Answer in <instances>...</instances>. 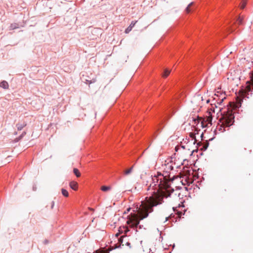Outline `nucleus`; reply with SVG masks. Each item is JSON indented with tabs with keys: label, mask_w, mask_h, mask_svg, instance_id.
Here are the masks:
<instances>
[{
	"label": "nucleus",
	"mask_w": 253,
	"mask_h": 253,
	"mask_svg": "<svg viewBox=\"0 0 253 253\" xmlns=\"http://www.w3.org/2000/svg\"><path fill=\"white\" fill-rule=\"evenodd\" d=\"M26 123L25 122L19 123L16 125L17 129L19 130H22L26 126Z\"/></svg>",
	"instance_id": "nucleus-10"
},
{
	"label": "nucleus",
	"mask_w": 253,
	"mask_h": 253,
	"mask_svg": "<svg viewBox=\"0 0 253 253\" xmlns=\"http://www.w3.org/2000/svg\"><path fill=\"white\" fill-rule=\"evenodd\" d=\"M70 187L73 190L76 191L78 189V184L76 181H72L70 182Z\"/></svg>",
	"instance_id": "nucleus-9"
},
{
	"label": "nucleus",
	"mask_w": 253,
	"mask_h": 253,
	"mask_svg": "<svg viewBox=\"0 0 253 253\" xmlns=\"http://www.w3.org/2000/svg\"><path fill=\"white\" fill-rule=\"evenodd\" d=\"M251 90V86L250 84L247 85L245 88L243 90V92H245V93H248L249 92H250Z\"/></svg>",
	"instance_id": "nucleus-15"
},
{
	"label": "nucleus",
	"mask_w": 253,
	"mask_h": 253,
	"mask_svg": "<svg viewBox=\"0 0 253 253\" xmlns=\"http://www.w3.org/2000/svg\"><path fill=\"white\" fill-rule=\"evenodd\" d=\"M239 71H234L232 72H231L229 77L228 78V79H231L232 80H234L236 79H239L240 78L239 76Z\"/></svg>",
	"instance_id": "nucleus-7"
},
{
	"label": "nucleus",
	"mask_w": 253,
	"mask_h": 253,
	"mask_svg": "<svg viewBox=\"0 0 253 253\" xmlns=\"http://www.w3.org/2000/svg\"><path fill=\"white\" fill-rule=\"evenodd\" d=\"M193 3V2H191L190 3H189V4H188V6H189V7H190L191 5H192Z\"/></svg>",
	"instance_id": "nucleus-29"
},
{
	"label": "nucleus",
	"mask_w": 253,
	"mask_h": 253,
	"mask_svg": "<svg viewBox=\"0 0 253 253\" xmlns=\"http://www.w3.org/2000/svg\"><path fill=\"white\" fill-rule=\"evenodd\" d=\"M251 82V84L253 86V75L252 76Z\"/></svg>",
	"instance_id": "nucleus-26"
},
{
	"label": "nucleus",
	"mask_w": 253,
	"mask_h": 253,
	"mask_svg": "<svg viewBox=\"0 0 253 253\" xmlns=\"http://www.w3.org/2000/svg\"><path fill=\"white\" fill-rule=\"evenodd\" d=\"M0 87L4 89H8L9 88V84L6 81H3L0 83Z\"/></svg>",
	"instance_id": "nucleus-11"
},
{
	"label": "nucleus",
	"mask_w": 253,
	"mask_h": 253,
	"mask_svg": "<svg viewBox=\"0 0 253 253\" xmlns=\"http://www.w3.org/2000/svg\"><path fill=\"white\" fill-rule=\"evenodd\" d=\"M234 116L232 113H228L223 115L219 120L220 123L217 128L221 132L225 131V127H228L233 124Z\"/></svg>",
	"instance_id": "nucleus-2"
},
{
	"label": "nucleus",
	"mask_w": 253,
	"mask_h": 253,
	"mask_svg": "<svg viewBox=\"0 0 253 253\" xmlns=\"http://www.w3.org/2000/svg\"><path fill=\"white\" fill-rule=\"evenodd\" d=\"M171 71L168 69H165L164 74L162 75L163 78H167L170 74Z\"/></svg>",
	"instance_id": "nucleus-14"
},
{
	"label": "nucleus",
	"mask_w": 253,
	"mask_h": 253,
	"mask_svg": "<svg viewBox=\"0 0 253 253\" xmlns=\"http://www.w3.org/2000/svg\"><path fill=\"white\" fill-rule=\"evenodd\" d=\"M168 218H169V217H167L166 218V221H167V220H168Z\"/></svg>",
	"instance_id": "nucleus-31"
},
{
	"label": "nucleus",
	"mask_w": 253,
	"mask_h": 253,
	"mask_svg": "<svg viewBox=\"0 0 253 253\" xmlns=\"http://www.w3.org/2000/svg\"><path fill=\"white\" fill-rule=\"evenodd\" d=\"M174 165L175 163L173 162L172 158H170L168 159L165 161L164 170L166 172H169L170 171L173 169Z\"/></svg>",
	"instance_id": "nucleus-5"
},
{
	"label": "nucleus",
	"mask_w": 253,
	"mask_h": 253,
	"mask_svg": "<svg viewBox=\"0 0 253 253\" xmlns=\"http://www.w3.org/2000/svg\"><path fill=\"white\" fill-rule=\"evenodd\" d=\"M111 189V186H102L101 187V190L104 192L108 191Z\"/></svg>",
	"instance_id": "nucleus-16"
},
{
	"label": "nucleus",
	"mask_w": 253,
	"mask_h": 253,
	"mask_svg": "<svg viewBox=\"0 0 253 253\" xmlns=\"http://www.w3.org/2000/svg\"><path fill=\"white\" fill-rule=\"evenodd\" d=\"M244 17L243 16H239L238 18L237 21L239 25H242L243 23V20Z\"/></svg>",
	"instance_id": "nucleus-18"
},
{
	"label": "nucleus",
	"mask_w": 253,
	"mask_h": 253,
	"mask_svg": "<svg viewBox=\"0 0 253 253\" xmlns=\"http://www.w3.org/2000/svg\"><path fill=\"white\" fill-rule=\"evenodd\" d=\"M73 172L77 177H79L81 176V173L78 169L74 168Z\"/></svg>",
	"instance_id": "nucleus-13"
},
{
	"label": "nucleus",
	"mask_w": 253,
	"mask_h": 253,
	"mask_svg": "<svg viewBox=\"0 0 253 253\" xmlns=\"http://www.w3.org/2000/svg\"><path fill=\"white\" fill-rule=\"evenodd\" d=\"M129 210H130V208L128 209H127V211H129Z\"/></svg>",
	"instance_id": "nucleus-33"
},
{
	"label": "nucleus",
	"mask_w": 253,
	"mask_h": 253,
	"mask_svg": "<svg viewBox=\"0 0 253 253\" xmlns=\"http://www.w3.org/2000/svg\"><path fill=\"white\" fill-rule=\"evenodd\" d=\"M137 21H132L130 25L126 29L125 33L128 34L129 32H130L132 29V28L135 26V24L137 23Z\"/></svg>",
	"instance_id": "nucleus-8"
},
{
	"label": "nucleus",
	"mask_w": 253,
	"mask_h": 253,
	"mask_svg": "<svg viewBox=\"0 0 253 253\" xmlns=\"http://www.w3.org/2000/svg\"><path fill=\"white\" fill-rule=\"evenodd\" d=\"M193 135H194V134H190V136H191V137H193Z\"/></svg>",
	"instance_id": "nucleus-32"
},
{
	"label": "nucleus",
	"mask_w": 253,
	"mask_h": 253,
	"mask_svg": "<svg viewBox=\"0 0 253 253\" xmlns=\"http://www.w3.org/2000/svg\"><path fill=\"white\" fill-rule=\"evenodd\" d=\"M203 104H204V103L203 102H202L201 103L199 104V105H202Z\"/></svg>",
	"instance_id": "nucleus-30"
},
{
	"label": "nucleus",
	"mask_w": 253,
	"mask_h": 253,
	"mask_svg": "<svg viewBox=\"0 0 253 253\" xmlns=\"http://www.w3.org/2000/svg\"><path fill=\"white\" fill-rule=\"evenodd\" d=\"M195 101H198V100H201V101H204V99L203 96H202L201 95L199 94L197 95L195 98Z\"/></svg>",
	"instance_id": "nucleus-19"
},
{
	"label": "nucleus",
	"mask_w": 253,
	"mask_h": 253,
	"mask_svg": "<svg viewBox=\"0 0 253 253\" xmlns=\"http://www.w3.org/2000/svg\"><path fill=\"white\" fill-rule=\"evenodd\" d=\"M151 178L152 183L150 187L154 190L153 194L141 202V204L137 208L136 214L131 213L127 216L126 223L131 228L141 229L142 226L139 225L140 221L147 217L149 213L153 212L154 207L162 204L164 198L170 197L174 192V189L170 187L173 179H168L167 175L159 171Z\"/></svg>",
	"instance_id": "nucleus-1"
},
{
	"label": "nucleus",
	"mask_w": 253,
	"mask_h": 253,
	"mask_svg": "<svg viewBox=\"0 0 253 253\" xmlns=\"http://www.w3.org/2000/svg\"><path fill=\"white\" fill-rule=\"evenodd\" d=\"M119 243L120 244L119 246H127L129 248H131V244L127 239L126 236L123 235L120 237L119 239Z\"/></svg>",
	"instance_id": "nucleus-6"
},
{
	"label": "nucleus",
	"mask_w": 253,
	"mask_h": 253,
	"mask_svg": "<svg viewBox=\"0 0 253 253\" xmlns=\"http://www.w3.org/2000/svg\"><path fill=\"white\" fill-rule=\"evenodd\" d=\"M246 4H247V0H243L242 1V2H241V8L244 9L245 7V6H246Z\"/></svg>",
	"instance_id": "nucleus-21"
},
{
	"label": "nucleus",
	"mask_w": 253,
	"mask_h": 253,
	"mask_svg": "<svg viewBox=\"0 0 253 253\" xmlns=\"http://www.w3.org/2000/svg\"><path fill=\"white\" fill-rule=\"evenodd\" d=\"M119 233H117L116 234V237H118L119 235L121 233H122L123 232V230L121 229V228H120V229L119 230Z\"/></svg>",
	"instance_id": "nucleus-22"
},
{
	"label": "nucleus",
	"mask_w": 253,
	"mask_h": 253,
	"mask_svg": "<svg viewBox=\"0 0 253 253\" xmlns=\"http://www.w3.org/2000/svg\"><path fill=\"white\" fill-rule=\"evenodd\" d=\"M61 192H62V195L66 197H68V196H69V193H68V192L65 189H61Z\"/></svg>",
	"instance_id": "nucleus-17"
},
{
	"label": "nucleus",
	"mask_w": 253,
	"mask_h": 253,
	"mask_svg": "<svg viewBox=\"0 0 253 253\" xmlns=\"http://www.w3.org/2000/svg\"><path fill=\"white\" fill-rule=\"evenodd\" d=\"M133 169V166L131 167L130 168L124 170V173L125 175H128L130 174L132 172Z\"/></svg>",
	"instance_id": "nucleus-12"
},
{
	"label": "nucleus",
	"mask_w": 253,
	"mask_h": 253,
	"mask_svg": "<svg viewBox=\"0 0 253 253\" xmlns=\"http://www.w3.org/2000/svg\"><path fill=\"white\" fill-rule=\"evenodd\" d=\"M96 82V79H93L91 81H88L89 84H91L93 83H95Z\"/></svg>",
	"instance_id": "nucleus-24"
},
{
	"label": "nucleus",
	"mask_w": 253,
	"mask_h": 253,
	"mask_svg": "<svg viewBox=\"0 0 253 253\" xmlns=\"http://www.w3.org/2000/svg\"><path fill=\"white\" fill-rule=\"evenodd\" d=\"M209 116L205 118H198V122H201V126L202 127H209V125H211L212 115L211 112H208Z\"/></svg>",
	"instance_id": "nucleus-3"
},
{
	"label": "nucleus",
	"mask_w": 253,
	"mask_h": 253,
	"mask_svg": "<svg viewBox=\"0 0 253 253\" xmlns=\"http://www.w3.org/2000/svg\"><path fill=\"white\" fill-rule=\"evenodd\" d=\"M50 204H51V209H52L54 206V202L52 201L51 202Z\"/></svg>",
	"instance_id": "nucleus-25"
},
{
	"label": "nucleus",
	"mask_w": 253,
	"mask_h": 253,
	"mask_svg": "<svg viewBox=\"0 0 253 253\" xmlns=\"http://www.w3.org/2000/svg\"><path fill=\"white\" fill-rule=\"evenodd\" d=\"M123 229H125V233H126L128 231L127 228H126L125 227H123Z\"/></svg>",
	"instance_id": "nucleus-27"
},
{
	"label": "nucleus",
	"mask_w": 253,
	"mask_h": 253,
	"mask_svg": "<svg viewBox=\"0 0 253 253\" xmlns=\"http://www.w3.org/2000/svg\"><path fill=\"white\" fill-rule=\"evenodd\" d=\"M185 10H186L187 13H189L190 12V7H189V6H188L186 7Z\"/></svg>",
	"instance_id": "nucleus-23"
},
{
	"label": "nucleus",
	"mask_w": 253,
	"mask_h": 253,
	"mask_svg": "<svg viewBox=\"0 0 253 253\" xmlns=\"http://www.w3.org/2000/svg\"><path fill=\"white\" fill-rule=\"evenodd\" d=\"M105 87H106L105 85H104V84L103 85L102 84H100L99 85L98 91H100L102 92L104 89L105 88Z\"/></svg>",
	"instance_id": "nucleus-20"
},
{
	"label": "nucleus",
	"mask_w": 253,
	"mask_h": 253,
	"mask_svg": "<svg viewBox=\"0 0 253 253\" xmlns=\"http://www.w3.org/2000/svg\"><path fill=\"white\" fill-rule=\"evenodd\" d=\"M210 102V99H207V100H206V103H207V104H208V103H209Z\"/></svg>",
	"instance_id": "nucleus-28"
},
{
	"label": "nucleus",
	"mask_w": 253,
	"mask_h": 253,
	"mask_svg": "<svg viewBox=\"0 0 253 253\" xmlns=\"http://www.w3.org/2000/svg\"><path fill=\"white\" fill-rule=\"evenodd\" d=\"M225 98V97L222 98L219 102H217V103H214V104H211V108L209 109V112L211 113L212 112L213 113H216L217 114L221 112L223 108L222 103Z\"/></svg>",
	"instance_id": "nucleus-4"
}]
</instances>
